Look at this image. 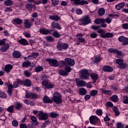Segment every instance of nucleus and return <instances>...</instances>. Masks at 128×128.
I'll return each mask as SVG.
<instances>
[{"label": "nucleus", "mask_w": 128, "mask_h": 128, "mask_svg": "<svg viewBox=\"0 0 128 128\" xmlns=\"http://www.w3.org/2000/svg\"><path fill=\"white\" fill-rule=\"evenodd\" d=\"M96 114L98 116H102V111L100 110H96Z\"/></svg>", "instance_id": "nucleus-62"}, {"label": "nucleus", "mask_w": 128, "mask_h": 128, "mask_svg": "<svg viewBox=\"0 0 128 128\" xmlns=\"http://www.w3.org/2000/svg\"><path fill=\"white\" fill-rule=\"evenodd\" d=\"M98 16H102L106 14V10L104 8H100L98 10Z\"/></svg>", "instance_id": "nucleus-23"}, {"label": "nucleus", "mask_w": 128, "mask_h": 128, "mask_svg": "<svg viewBox=\"0 0 128 128\" xmlns=\"http://www.w3.org/2000/svg\"><path fill=\"white\" fill-rule=\"evenodd\" d=\"M44 70V68L42 66H38L35 68V71L36 72H42Z\"/></svg>", "instance_id": "nucleus-49"}, {"label": "nucleus", "mask_w": 128, "mask_h": 128, "mask_svg": "<svg viewBox=\"0 0 128 128\" xmlns=\"http://www.w3.org/2000/svg\"><path fill=\"white\" fill-rule=\"evenodd\" d=\"M6 39H3L0 40V46H4V44H6Z\"/></svg>", "instance_id": "nucleus-61"}, {"label": "nucleus", "mask_w": 128, "mask_h": 128, "mask_svg": "<svg viewBox=\"0 0 128 128\" xmlns=\"http://www.w3.org/2000/svg\"><path fill=\"white\" fill-rule=\"evenodd\" d=\"M12 66L10 64L5 66V70L6 72H10L12 70Z\"/></svg>", "instance_id": "nucleus-30"}, {"label": "nucleus", "mask_w": 128, "mask_h": 128, "mask_svg": "<svg viewBox=\"0 0 128 128\" xmlns=\"http://www.w3.org/2000/svg\"><path fill=\"white\" fill-rule=\"evenodd\" d=\"M70 70H72V68L70 66H66L65 68V72L68 74V72H70Z\"/></svg>", "instance_id": "nucleus-56"}, {"label": "nucleus", "mask_w": 128, "mask_h": 128, "mask_svg": "<svg viewBox=\"0 0 128 128\" xmlns=\"http://www.w3.org/2000/svg\"><path fill=\"white\" fill-rule=\"evenodd\" d=\"M30 119L32 122H35V124H36V126H38V122L36 118V116H32Z\"/></svg>", "instance_id": "nucleus-44"}, {"label": "nucleus", "mask_w": 128, "mask_h": 128, "mask_svg": "<svg viewBox=\"0 0 128 128\" xmlns=\"http://www.w3.org/2000/svg\"><path fill=\"white\" fill-rule=\"evenodd\" d=\"M18 42H20V44H22V46H28V41L24 38L18 41Z\"/></svg>", "instance_id": "nucleus-32"}, {"label": "nucleus", "mask_w": 128, "mask_h": 128, "mask_svg": "<svg viewBox=\"0 0 128 128\" xmlns=\"http://www.w3.org/2000/svg\"><path fill=\"white\" fill-rule=\"evenodd\" d=\"M90 36L92 38H96L98 36V34L94 32H93L90 34Z\"/></svg>", "instance_id": "nucleus-54"}, {"label": "nucleus", "mask_w": 128, "mask_h": 128, "mask_svg": "<svg viewBox=\"0 0 128 128\" xmlns=\"http://www.w3.org/2000/svg\"><path fill=\"white\" fill-rule=\"evenodd\" d=\"M89 76L90 73H88V70L84 69L81 70L80 76V78H81V80H88Z\"/></svg>", "instance_id": "nucleus-3"}, {"label": "nucleus", "mask_w": 128, "mask_h": 128, "mask_svg": "<svg viewBox=\"0 0 128 128\" xmlns=\"http://www.w3.org/2000/svg\"><path fill=\"white\" fill-rule=\"evenodd\" d=\"M53 36L56 38L60 37V35L58 34V31H54Z\"/></svg>", "instance_id": "nucleus-51"}, {"label": "nucleus", "mask_w": 128, "mask_h": 128, "mask_svg": "<svg viewBox=\"0 0 128 128\" xmlns=\"http://www.w3.org/2000/svg\"><path fill=\"white\" fill-rule=\"evenodd\" d=\"M54 84H52V83H50V84H48L46 86V88H54Z\"/></svg>", "instance_id": "nucleus-52"}, {"label": "nucleus", "mask_w": 128, "mask_h": 128, "mask_svg": "<svg viewBox=\"0 0 128 128\" xmlns=\"http://www.w3.org/2000/svg\"><path fill=\"white\" fill-rule=\"evenodd\" d=\"M20 126V128H28V126H26V124H21Z\"/></svg>", "instance_id": "nucleus-63"}, {"label": "nucleus", "mask_w": 128, "mask_h": 128, "mask_svg": "<svg viewBox=\"0 0 128 128\" xmlns=\"http://www.w3.org/2000/svg\"><path fill=\"white\" fill-rule=\"evenodd\" d=\"M100 60H102V58L97 57L94 58V64H98V62H100Z\"/></svg>", "instance_id": "nucleus-48"}, {"label": "nucleus", "mask_w": 128, "mask_h": 128, "mask_svg": "<svg viewBox=\"0 0 128 128\" xmlns=\"http://www.w3.org/2000/svg\"><path fill=\"white\" fill-rule=\"evenodd\" d=\"M22 82L24 86H32V82L28 79L22 81Z\"/></svg>", "instance_id": "nucleus-26"}, {"label": "nucleus", "mask_w": 128, "mask_h": 128, "mask_svg": "<svg viewBox=\"0 0 128 128\" xmlns=\"http://www.w3.org/2000/svg\"><path fill=\"white\" fill-rule=\"evenodd\" d=\"M123 102L124 104H128V96H124Z\"/></svg>", "instance_id": "nucleus-60"}, {"label": "nucleus", "mask_w": 128, "mask_h": 128, "mask_svg": "<svg viewBox=\"0 0 128 128\" xmlns=\"http://www.w3.org/2000/svg\"><path fill=\"white\" fill-rule=\"evenodd\" d=\"M5 86H7L8 87V93L10 96H12V84H9L8 82H5L4 84Z\"/></svg>", "instance_id": "nucleus-11"}, {"label": "nucleus", "mask_w": 128, "mask_h": 128, "mask_svg": "<svg viewBox=\"0 0 128 128\" xmlns=\"http://www.w3.org/2000/svg\"><path fill=\"white\" fill-rule=\"evenodd\" d=\"M9 48H10V44H6L3 45V46L0 48V50L1 52H6V50H8Z\"/></svg>", "instance_id": "nucleus-19"}, {"label": "nucleus", "mask_w": 128, "mask_h": 128, "mask_svg": "<svg viewBox=\"0 0 128 128\" xmlns=\"http://www.w3.org/2000/svg\"><path fill=\"white\" fill-rule=\"evenodd\" d=\"M30 64H32V62L30 61L24 62L22 64V68H28V66H30Z\"/></svg>", "instance_id": "nucleus-28"}, {"label": "nucleus", "mask_w": 128, "mask_h": 128, "mask_svg": "<svg viewBox=\"0 0 128 128\" xmlns=\"http://www.w3.org/2000/svg\"><path fill=\"white\" fill-rule=\"evenodd\" d=\"M76 82L78 86L82 87L86 86V82L82 80H80V79L76 78Z\"/></svg>", "instance_id": "nucleus-9"}, {"label": "nucleus", "mask_w": 128, "mask_h": 128, "mask_svg": "<svg viewBox=\"0 0 128 128\" xmlns=\"http://www.w3.org/2000/svg\"><path fill=\"white\" fill-rule=\"evenodd\" d=\"M64 60L66 62H67L68 66H74V60H72L70 58H65Z\"/></svg>", "instance_id": "nucleus-10"}, {"label": "nucleus", "mask_w": 128, "mask_h": 128, "mask_svg": "<svg viewBox=\"0 0 128 128\" xmlns=\"http://www.w3.org/2000/svg\"><path fill=\"white\" fill-rule=\"evenodd\" d=\"M24 26L25 28H30L32 24L30 22V20L25 19L24 21Z\"/></svg>", "instance_id": "nucleus-14"}, {"label": "nucleus", "mask_w": 128, "mask_h": 128, "mask_svg": "<svg viewBox=\"0 0 128 128\" xmlns=\"http://www.w3.org/2000/svg\"><path fill=\"white\" fill-rule=\"evenodd\" d=\"M70 2H74V4L79 6H84V4H88V2L84 0H70Z\"/></svg>", "instance_id": "nucleus-8"}, {"label": "nucleus", "mask_w": 128, "mask_h": 128, "mask_svg": "<svg viewBox=\"0 0 128 128\" xmlns=\"http://www.w3.org/2000/svg\"><path fill=\"white\" fill-rule=\"evenodd\" d=\"M40 56V54L38 52H33L30 55L28 56V58L29 60H34V58H36Z\"/></svg>", "instance_id": "nucleus-12"}, {"label": "nucleus", "mask_w": 128, "mask_h": 128, "mask_svg": "<svg viewBox=\"0 0 128 128\" xmlns=\"http://www.w3.org/2000/svg\"><path fill=\"white\" fill-rule=\"evenodd\" d=\"M122 28L124 30H128V24L125 23L122 24Z\"/></svg>", "instance_id": "nucleus-59"}, {"label": "nucleus", "mask_w": 128, "mask_h": 128, "mask_svg": "<svg viewBox=\"0 0 128 128\" xmlns=\"http://www.w3.org/2000/svg\"><path fill=\"white\" fill-rule=\"evenodd\" d=\"M46 38L48 42H54V39L52 36H48Z\"/></svg>", "instance_id": "nucleus-43"}, {"label": "nucleus", "mask_w": 128, "mask_h": 128, "mask_svg": "<svg viewBox=\"0 0 128 128\" xmlns=\"http://www.w3.org/2000/svg\"><path fill=\"white\" fill-rule=\"evenodd\" d=\"M46 62H48L51 66L56 68V66H60V62H58L56 59L48 58L46 60Z\"/></svg>", "instance_id": "nucleus-4"}, {"label": "nucleus", "mask_w": 128, "mask_h": 128, "mask_svg": "<svg viewBox=\"0 0 128 128\" xmlns=\"http://www.w3.org/2000/svg\"><path fill=\"white\" fill-rule=\"evenodd\" d=\"M91 78L94 80L93 84H96V81L98 80V74L92 73L91 74Z\"/></svg>", "instance_id": "nucleus-24"}, {"label": "nucleus", "mask_w": 128, "mask_h": 128, "mask_svg": "<svg viewBox=\"0 0 128 128\" xmlns=\"http://www.w3.org/2000/svg\"><path fill=\"white\" fill-rule=\"evenodd\" d=\"M58 114L56 112H52L50 114V116L52 118H56V116H58Z\"/></svg>", "instance_id": "nucleus-45"}, {"label": "nucleus", "mask_w": 128, "mask_h": 128, "mask_svg": "<svg viewBox=\"0 0 128 128\" xmlns=\"http://www.w3.org/2000/svg\"><path fill=\"white\" fill-rule=\"evenodd\" d=\"M80 26H86L92 22V20L88 15L86 16L79 20Z\"/></svg>", "instance_id": "nucleus-2"}, {"label": "nucleus", "mask_w": 128, "mask_h": 128, "mask_svg": "<svg viewBox=\"0 0 128 128\" xmlns=\"http://www.w3.org/2000/svg\"><path fill=\"white\" fill-rule=\"evenodd\" d=\"M98 90H92L90 92V96H94L98 94Z\"/></svg>", "instance_id": "nucleus-39"}, {"label": "nucleus", "mask_w": 128, "mask_h": 128, "mask_svg": "<svg viewBox=\"0 0 128 128\" xmlns=\"http://www.w3.org/2000/svg\"><path fill=\"white\" fill-rule=\"evenodd\" d=\"M42 80H43L42 82V86H46H46H48V84L49 83L48 81L46 80V77L44 76H42Z\"/></svg>", "instance_id": "nucleus-36"}, {"label": "nucleus", "mask_w": 128, "mask_h": 128, "mask_svg": "<svg viewBox=\"0 0 128 128\" xmlns=\"http://www.w3.org/2000/svg\"><path fill=\"white\" fill-rule=\"evenodd\" d=\"M38 98V96L34 92H32L31 94V98H32L33 100H36Z\"/></svg>", "instance_id": "nucleus-47"}, {"label": "nucleus", "mask_w": 128, "mask_h": 128, "mask_svg": "<svg viewBox=\"0 0 128 128\" xmlns=\"http://www.w3.org/2000/svg\"><path fill=\"white\" fill-rule=\"evenodd\" d=\"M13 22H14L15 24H22V20L16 18L13 20Z\"/></svg>", "instance_id": "nucleus-29"}, {"label": "nucleus", "mask_w": 128, "mask_h": 128, "mask_svg": "<svg viewBox=\"0 0 128 128\" xmlns=\"http://www.w3.org/2000/svg\"><path fill=\"white\" fill-rule=\"evenodd\" d=\"M52 6H56L58 4V0H52Z\"/></svg>", "instance_id": "nucleus-46"}, {"label": "nucleus", "mask_w": 128, "mask_h": 128, "mask_svg": "<svg viewBox=\"0 0 128 128\" xmlns=\"http://www.w3.org/2000/svg\"><path fill=\"white\" fill-rule=\"evenodd\" d=\"M16 110H20L22 108V104L20 102H16L15 104Z\"/></svg>", "instance_id": "nucleus-34"}, {"label": "nucleus", "mask_w": 128, "mask_h": 128, "mask_svg": "<svg viewBox=\"0 0 128 128\" xmlns=\"http://www.w3.org/2000/svg\"><path fill=\"white\" fill-rule=\"evenodd\" d=\"M98 118L96 117V116H91L90 118V124H96V122H98Z\"/></svg>", "instance_id": "nucleus-13"}, {"label": "nucleus", "mask_w": 128, "mask_h": 128, "mask_svg": "<svg viewBox=\"0 0 128 128\" xmlns=\"http://www.w3.org/2000/svg\"><path fill=\"white\" fill-rule=\"evenodd\" d=\"M119 42H124L126 38L124 36H120L118 38Z\"/></svg>", "instance_id": "nucleus-57"}, {"label": "nucleus", "mask_w": 128, "mask_h": 128, "mask_svg": "<svg viewBox=\"0 0 128 128\" xmlns=\"http://www.w3.org/2000/svg\"><path fill=\"white\" fill-rule=\"evenodd\" d=\"M37 116L38 117L39 120H46L48 118V115L46 113H44L42 111H40L37 114Z\"/></svg>", "instance_id": "nucleus-6"}, {"label": "nucleus", "mask_w": 128, "mask_h": 128, "mask_svg": "<svg viewBox=\"0 0 128 128\" xmlns=\"http://www.w3.org/2000/svg\"><path fill=\"white\" fill-rule=\"evenodd\" d=\"M80 94L81 96H84L85 94H86V88H80Z\"/></svg>", "instance_id": "nucleus-33"}, {"label": "nucleus", "mask_w": 128, "mask_h": 128, "mask_svg": "<svg viewBox=\"0 0 128 128\" xmlns=\"http://www.w3.org/2000/svg\"><path fill=\"white\" fill-rule=\"evenodd\" d=\"M43 102L44 104H52V100L50 98V97L46 96L43 98Z\"/></svg>", "instance_id": "nucleus-15"}, {"label": "nucleus", "mask_w": 128, "mask_h": 128, "mask_svg": "<svg viewBox=\"0 0 128 128\" xmlns=\"http://www.w3.org/2000/svg\"><path fill=\"white\" fill-rule=\"evenodd\" d=\"M14 105L10 106L7 108V112H10V113L14 112Z\"/></svg>", "instance_id": "nucleus-41"}, {"label": "nucleus", "mask_w": 128, "mask_h": 128, "mask_svg": "<svg viewBox=\"0 0 128 128\" xmlns=\"http://www.w3.org/2000/svg\"><path fill=\"white\" fill-rule=\"evenodd\" d=\"M106 37L107 38H114V34L110 32H107L106 33Z\"/></svg>", "instance_id": "nucleus-53"}, {"label": "nucleus", "mask_w": 128, "mask_h": 128, "mask_svg": "<svg viewBox=\"0 0 128 128\" xmlns=\"http://www.w3.org/2000/svg\"><path fill=\"white\" fill-rule=\"evenodd\" d=\"M116 64L119 65V68L122 70H124L128 68V64L124 63V60L122 59H117L116 60Z\"/></svg>", "instance_id": "nucleus-5"}, {"label": "nucleus", "mask_w": 128, "mask_h": 128, "mask_svg": "<svg viewBox=\"0 0 128 128\" xmlns=\"http://www.w3.org/2000/svg\"><path fill=\"white\" fill-rule=\"evenodd\" d=\"M52 100L56 102V104H62V94L58 92H55L53 94Z\"/></svg>", "instance_id": "nucleus-1"}, {"label": "nucleus", "mask_w": 128, "mask_h": 128, "mask_svg": "<svg viewBox=\"0 0 128 128\" xmlns=\"http://www.w3.org/2000/svg\"><path fill=\"white\" fill-rule=\"evenodd\" d=\"M110 100L114 102H118V97L116 95H113L110 98Z\"/></svg>", "instance_id": "nucleus-27"}, {"label": "nucleus", "mask_w": 128, "mask_h": 128, "mask_svg": "<svg viewBox=\"0 0 128 128\" xmlns=\"http://www.w3.org/2000/svg\"><path fill=\"white\" fill-rule=\"evenodd\" d=\"M76 36H78V40H79V42H86V40L82 38V36H84L83 34H76Z\"/></svg>", "instance_id": "nucleus-21"}, {"label": "nucleus", "mask_w": 128, "mask_h": 128, "mask_svg": "<svg viewBox=\"0 0 128 128\" xmlns=\"http://www.w3.org/2000/svg\"><path fill=\"white\" fill-rule=\"evenodd\" d=\"M26 10H32V8H36V6L28 4L26 5Z\"/></svg>", "instance_id": "nucleus-31"}, {"label": "nucleus", "mask_w": 128, "mask_h": 128, "mask_svg": "<svg viewBox=\"0 0 128 128\" xmlns=\"http://www.w3.org/2000/svg\"><path fill=\"white\" fill-rule=\"evenodd\" d=\"M40 32L42 34H48V30H46L44 28H40Z\"/></svg>", "instance_id": "nucleus-40"}, {"label": "nucleus", "mask_w": 128, "mask_h": 128, "mask_svg": "<svg viewBox=\"0 0 128 128\" xmlns=\"http://www.w3.org/2000/svg\"><path fill=\"white\" fill-rule=\"evenodd\" d=\"M7 96L6 94L4 92L0 91V98H6Z\"/></svg>", "instance_id": "nucleus-42"}, {"label": "nucleus", "mask_w": 128, "mask_h": 128, "mask_svg": "<svg viewBox=\"0 0 128 128\" xmlns=\"http://www.w3.org/2000/svg\"><path fill=\"white\" fill-rule=\"evenodd\" d=\"M112 110L114 112L115 116H120V111L118 110V108H116V106H114L112 108Z\"/></svg>", "instance_id": "nucleus-37"}, {"label": "nucleus", "mask_w": 128, "mask_h": 128, "mask_svg": "<svg viewBox=\"0 0 128 128\" xmlns=\"http://www.w3.org/2000/svg\"><path fill=\"white\" fill-rule=\"evenodd\" d=\"M49 18L55 22H58L60 20V17L58 15H52L49 16Z\"/></svg>", "instance_id": "nucleus-18"}, {"label": "nucleus", "mask_w": 128, "mask_h": 128, "mask_svg": "<svg viewBox=\"0 0 128 128\" xmlns=\"http://www.w3.org/2000/svg\"><path fill=\"white\" fill-rule=\"evenodd\" d=\"M76 14H82V10L80 9H76Z\"/></svg>", "instance_id": "nucleus-58"}, {"label": "nucleus", "mask_w": 128, "mask_h": 128, "mask_svg": "<svg viewBox=\"0 0 128 128\" xmlns=\"http://www.w3.org/2000/svg\"><path fill=\"white\" fill-rule=\"evenodd\" d=\"M51 26L52 28H57L58 30H62V26L58 22H53L51 24Z\"/></svg>", "instance_id": "nucleus-17"}, {"label": "nucleus", "mask_w": 128, "mask_h": 128, "mask_svg": "<svg viewBox=\"0 0 128 128\" xmlns=\"http://www.w3.org/2000/svg\"><path fill=\"white\" fill-rule=\"evenodd\" d=\"M12 56L15 58H20V52L18 51H14L12 52Z\"/></svg>", "instance_id": "nucleus-25"}, {"label": "nucleus", "mask_w": 128, "mask_h": 128, "mask_svg": "<svg viewBox=\"0 0 128 128\" xmlns=\"http://www.w3.org/2000/svg\"><path fill=\"white\" fill-rule=\"evenodd\" d=\"M126 44H128V38H126L124 42L122 43L123 46H126Z\"/></svg>", "instance_id": "nucleus-64"}, {"label": "nucleus", "mask_w": 128, "mask_h": 128, "mask_svg": "<svg viewBox=\"0 0 128 128\" xmlns=\"http://www.w3.org/2000/svg\"><path fill=\"white\" fill-rule=\"evenodd\" d=\"M68 48V45L66 43L58 42L57 48L58 50H67Z\"/></svg>", "instance_id": "nucleus-7"}, {"label": "nucleus", "mask_w": 128, "mask_h": 128, "mask_svg": "<svg viewBox=\"0 0 128 128\" xmlns=\"http://www.w3.org/2000/svg\"><path fill=\"white\" fill-rule=\"evenodd\" d=\"M24 74H25V76H26V78H30V76H32V73H30L28 70H26L24 71Z\"/></svg>", "instance_id": "nucleus-50"}, {"label": "nucleus", "mask_w": 128, "mask_h": 128, "mask_svg": "<svg viewBox=\"0 0 128 128\" xmlns=\"http://www.w3.org/2000/svg\"><path fill=\"white\" fill-rule=\"evenodd\" d=\"M100 90L102 92V94H107L108 96H112V92L110 90H106L103 88H102Z\"/></svg>", "instance_id": "nucleus-20"}, {"label": "nucleus", "mask_w": 128, "mask_h": 128, "mask_svg": "<svg viewBox=\"0 0 128 128\" xmlns=\"http://www.w3.org/2000/svg\"><path fill=\"white\" fill-rule=\"evenodd\" d=\"M12 124L13 126H15V128H16V126H18V121L16 120H14L12 122Z\"/></svg>", "instance_id": "nucleus-55"}, {"label": "nucleus", "mask_w": 128, "mask_h": 128, "mask_svg": "<svg viewBox=\"0 0 128 128\" xmlns=\"http://www.w3.org/2000/svg\"><path fill=\"white\" fill-rule=\"evenodd\" d=\"M106 22V19L104 18H97L94 21V22L96 24H100L102 22Z\"/></svg>", "instance_id": "nucleus-22"}, {"label": "nucleus", "mask_w": 128, "mask_h": 128, "mask_svg": "<svg viewBox=\"0 0 128 128\" xmlns=\"http://www.w3.org/2000/svg\"><path fill=\"white\" fill-rule=\"evenodd\" d=\"M60 76H68V73L66 71V70H60L59 72Z\"/></svg>", "instance_id": "nucleus-38"}, {"label": "nucleus", "mask_w": 128, "mask_h": 128, "mask_svg": "<svg viewBox=\"0 0 128 128\" xmlns=\"http://www.w3.org/2000/svg\"><path fill=\"white\" fill-rule=\"evenodd\" d=\"M104 72H111L114 71V68L110 67V66H105L102 68Z\"/></svg>", "instance_id": "nucleus-16"}, {"label": "nucleus", "mask_w": 128, "mask_h": 128, "mask_svg": "<svg viewBox=\"0 0 128 128\" xmlns=\"http://www.w3.org/2000/svg\"><path fill=\"white\" fill-rule=\"evenodd\" d=\"M4 4L6 6H12L14 2L11 0H7L4 2Z\"/></svg>", "instance_id": "nucleus-35"}]
</instances>
